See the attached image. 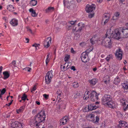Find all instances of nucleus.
Returning a JSON list of instances; mask_svg holds the SVG:
<instances>
[{
	"instance_id": "nucleus-1",
	"label": "nucleus",
	"mask_w": 128,
	"mask_h": 128,
	"mask_svg": "<svg viewBox=\"0 0 128 128\" xmlns=\"http://www.w3.org/2000/svg\"><path fill=\"white\" fill-rule=\"evenodd\" d=\"M105 35V37L103 38L102 44L106 48H110L112 47L113 43L111 38L117 40L128 38V28L121 27L112 31L110 28L108 29Z\"/></svg>"
},
{
	"instance_id": "nucleus-2",
	"label": "nucleus",
	"mask_w": 128,
	"mask_h": 128,
	"mask_svg": "<svg viewBox=\"0 0 128 128\" xmlns=\"http://www.w3.org/2000/svg\"><path fill=\"white\" fill-rule=\"evenodd\" d=\"M45 118L44 111H41L36 115L33 119L31 120L30 124L38 128L40 126V123L45 120Z\"/></svg>"
},
{
	"instance_id": "nucleus-3",
	"label": "nucleus",
	"mask_w": 128,
	"mask_h": 128,
	"mask_svg": "<svg viewBox=\"0 0 128 128\" xmlns=\"http://www.w3.org/2000/svg\"><path fill=\"white\" fill-rule=\"evenodd\" d=\"M102 104L106 106L111 108H116V104L115 102L112 101L110 95L105 94L102 99Z\"/></svg>"
},
{
	"instance_id": "nucleus-4",
	"label": "nucleus",
	"mask_w": 128,
	"mask_h": 128,
	"mask_svg": "<svg viewBox=\"0 0 128 128\" xmlns=\"http://www.w3.org/2000/svg\"><path fill=\"white\" fill-rule=\"evenodd\" d=\"M76 21H71L68 23V29H70V28H72V32H81L82 28L84 27V24L82 22H79L78 24V26L79 28L78 30H76V27L75 25V23Z\"/></svg>"
},
{
	"instance_id": "nucleus-5",
	"label": "nucleus",
	"mask_w": 128,
	"mask_h": 128,
	"mask_svg": "<svg viewBox=\"0 0 128 128\" xmlns=\"http://www.w3.org/2000/svg\"><path fill=\"white\" fill-rule=\"evenodd\" d=\"M99 94H97L94 91H86L84 94V99L85 100L88 98L92 101H94L98 99Z\"/></svg>"
},
{
	"instance_id": "nucleus-6",
	"label": "nucleus",
	"mask_w": 128,
	"mask_h": 128,
	"mask_svg": "<svg viewBox=\"0 0 128 128\" xmlns=\"http://www.w3.org/2000/svg\"><path fill=\"white\" fill-rule=\"evenodd\" d=\"M53 71L52 70L48 72L45 76V82L46 84H48L50 83L53 77Z\"/></svg>"
},
{
	"instance_id": "nucleus-7",
	"label": "nucleus",
	"mask_w": 128,
	"mask_h": 128,
	"mask_svg": "<svg viewBox=\"0 0 128 128\" xmlns=\"http://www.w3.org/2000/svg\"><path fill=\"white\" fill-rule=\"evenodd\" d=\"M95 8V6L94 4H87L86 6V10L87 12L89 13L92 12L94 10Z\"/></svg>"
},
{
	"instance_id": "nucleus-8",
	"label": "nucleus",
	"mask_w": 128,
	"mask_h": 128,
	"mask_svg": "<svg viewBox=\"0 0 128 128\" xmlns=\"http://www.w3.org/2000/svg\"><path fill=\"white\" fill-rule=\"evenodd\" d=\"M22 124L17 121L13 122L11 124L12 128H22Z\"/></svg>"
},
{
	"instance_id": "nucleus-9",
	"label": "nucleus",
	"mask_w": 128,
	"mask_h": 128,
	"mask_svg": "<svg viewBox=\"0 0 128 128\" xmlns=\"http://www.w3.org/2000/svg\"><path fill=\"white\" fill-rule=\"evenodd\" d=\"M87 50L83 52L81 54V58L82 61L84 63L86 62L88 60V56L87 54Z\"/></svg>"
},
{
	"instance_id": "nucleus-10",
	"label": "nucleus",
	"mask_w": 128,
	"mask_h": 128,
	"mask_svg": "<svg viewBox=\"0 0 128 128\" xmlns=\"http://www.w3.org/2000/svg\"><path fill=\"white\" fill-rule=\"evenodd\" d=\"M122 50L119 49L116 51L115 55L117 58L119 60H122Z\"/></svg>"
},
{
	"instance_id": "nucleus-11",
	"label": "nucleus",
	"mask_w": 128,
	"mask_h": 128,
	"mask_svg": "<svg viewBox=\"0 0 128 128\" xmlns=\"http://www.w3.org/2000/svg\"><path fill=\"white\" fill-rule=\"evenodd\" d=\"M73 2V0H64V4L65 6L69 8Z\"/></svg>"
},
{
	"instance_id": "nucleus-12",
	"label": "nucleus",
	"mask_w": 128,
	"mask_h": 128,
	"mask_svg": "<svg viewBox=\"0 0 128 128\" xmlns=\"http://www.w3.org/2000/svg\"><path fill=\"white\" fill-rule=\"evenodd\" d=\"M51 38H48L45 40L44 43V47L47 48L49 47L51 42Z\"/></svg>"
},
{
	"instance_id": "nucleus-13",
	"label": "nucleus",
	"mask_w": 128,
	"mask_h": 128,
	"mask_svg": "<svg viewBox=\"0 0 128 128\" xmlns=\"http://www.w3.org/2000/svg\"><path fill=\"white\" fill-rule=\"evenodd\" d=\"M120 102L122 103V104L124 106V111H125L126 110L128 109V102L122 99L120 100Z\"/></svg>"
},
{
	"instance_id": "nucleus-14",
	"label": "nucleus",
	"mask_w": 128,
	"mask_h": 128,
	"mask_svg": "<svg viewBox=\"0 0 128 128\" xmlns=\"http://www.w3.org/2000/svg\"><path fill=\"white\" fill-rule=\"evenodd\" d=\"M116 67L114 64H111L109 66V70L113 74L116 72Z\"/></svg>"
},
{
	"instance_id": "nucleus-15",
	"label": "nucleus",
	"mask_w": 128,
	"mask_h": 128,
	"mask_svg": "<svg viewBox=\"0 0 128 128\" xmlns=\"http://www.w3.org/2000/svg\"><path fill=\"white\" fill-rule=\"evenodd\" d=\"M68 117L65 116L60 119V125H63L65 124L68 120Z\"/></svg>"
},
{
	"instance_id": "nucleus-16",
	"label": "nucleus",
	"mask_w": 128,
	"mask_h": 128,
	"mask_svg": "<svg viewBox=\"0 0 128 128\" xmlns=\"http://www.w3.org/2000/svg\"><path fill=\"white\" fill-rule=\"evenodd\" d=\"M98 106V105L96 106L94 104H91L88 106V108L89 110H92L96 109Z\"/></svg>"
},
{
	"instance_id": "nucleus-17",
	"label": "nucleus",
	"mask_w": 128,
	"mask_h": 128,
	"mask_svg": "<svg viewBox=\"0 0 128 128\" xmlns=\"http://www.w3.org/2000/svg\"><path fill=\"white\" fill-rule=\"evenodd\" d=\"M86 118L89 121L93 122L94 120V116L93 114H90L86 116Z\"/></svg>"
},
{
	"instance_id": "nucleus-18",
	"label": "nucleus",
	"mask_w": 128,
	"mask_h": 128,
	"mask_svg": "<svg viewBox=\"0 0 128 128\" xmlns=\"http://www.w3.org/2000/svg\"><path fill=\"white\" fill-rule=\"evenodd\" d=\"M10 24L13 26H16L18 24V20L15 18H13L10 22Z\"/></svg>"
},
{
	"instance_id": "nucleus-19",
	"label": "nucleus",
	"mask_w": 128,
	"mask_h": 128,
	"mask_svg": "<svg viewBox=\"0 0 128 128\" xmlns=\"http://www.w3.org/2000/svg\"><path fill=\"white\" fill-rule=\"evenodd\" d=\"M120 15L119 12H116L115 13L114 16L112 17V20L116 21L119 18V16Z\"/></svg>"
},
{
	"instance_id": "nucleus-20",
	"label": "nucleus",
	"mask_w": 128,
	"mask_h": 128,
	"mask_svg": "<svg viewBox=\"0 0 128 128\" xmlns=\"http://www.w3.org/2000/svg\"><path fill=\"white\" fill-rule=\"evenodd\" d=\"M119 124L122 127H128V126L126 125V123L125 121H120L119 122Z\"/></svg>"
},
{
	"instance_id": "nucleus-21",
	"label": "nucleus",
	"mask_w": 128,
	"mask_h": 128,
	"mask_svg": "<svg viewBox=\"0 0 128 128\" xmlns=\"http://www.w3.org/2000/svg\"><path fill=\"white\" fill-rule=\"evenodd\" d=\"M3 74L4 75V79L6 80L10 76V75L8 72L6 71L4 72H3Z\"/></svg>"
},
{
	"instance_id": "nucleus-22",
	"label": "nucleus",
	"mask_w": 128,
	"mask_h": 128,
	"mask_svg": "<svg viewBox=\"0 0 128 128\" xmlns=\"http://www.w3.org/2000/svg\"><path fill=\"white\" fill-rule=\"evenodd\" d=\"M7 9L10 12H13L14 10V7L12 5H9L7 7Z\"/></svg>"
},
{
	"instance_id": "nucleus-23",
	"label": "nucleus",
	"mask_w": 128,
	"mask_h": 128,
	"mask_svg": "<svg viewBox=\"0 0 128 128\" xmlns=\"http://www.w3.org/2000/svg\"><path fill=\"white\" fill-rule=\"evenodd\" d=\"M30 12H31L32 16L33 17H35L37 16L35 10L32 8H30L29 10Z\"/></svg>"
},
{
	"instance_id": "nucleus-24",
	"label": "nucleus",
	"mask_w": 128,
	"mask_h": 128,
	"mask_svg": "<svg viewBox=\"0 0 128 128\" xmlns=\"http://www.w3.org/2000/svg\"><path fill=\"white\" fill-rule=\"evenodd\" d=\"M54 10V7H50L46 10V13H48L53 11Z\"/></svg>"
},
{
	"instance_id": "nucleus-25",
	"label": "nucleus",
	"mask_w": 128,
	"mask_h": 128,
	"mask_svg": "<svg viewBox=\"0 0 128 128\" xmlns=\"http://www.w3.org/2000/svg\"><path fill=\"white\" fill-rule=\"evenodd\" d=\"M89 82L90 83L93 85H94L97 82V80L96 79H93L90 80Z\"/></svg>"
},
{
	"instance_id": "nucleus-26",
	"label": "nucleus",
	"mask_w": 128,
	"mask_h": 128,
	"mask_svg": "<svg viewBox=\"0 0 128 128\" xmlns=\"http://www.w3.org/2000/svg\"><path fill=\"white\" fill-rule=\"evenodd\" d=\"M122 87L125 90L128 89V82L123 83L122 84Z\"/></svg>"
},
{
	"instance_id": "nucleus-27",
	"label": "nucleus",
	"mask_w": 128,
	"mask_h": 128,
	"mask_svg": "<svg viewBox=\"0 0 128 128\" xmlns=\"http://www.w3.org/2000/svg\"><path fill=\"white\" fill-rule=\"evenodd\" d=\"M120 78L118 77H117L115 79L114 82L115 84H117L120 82Z\"/></svg>"
},
{
	"instance_id": "nucleus-28",
	"label": "nucleus",
	"mask_w": 128,
	"mask_h": 128,
	"mask_svg": "<svg viewBox=\"0 0 128 128\" xmlns=\"http://www.w3.org/2000/svg\"><path fill=\"white\" fill-rule=\"evenodd\" d=\"M24 108L25 107L24 106H22L19 109L16 110V112L17 113L19 114L20 112H22Z\"/></svg>"
},
{
	"instance_id": "nucleus-29",
	"label": "nucleus",
	"mask_w": 128,
	"mask_h": 128,
	"mask_svg": "<svg viewBox=\"0 0 128 128\" xmlns=\"http://www.w3.org/2000/svg\"><path fill=\"white\" fill-rule=\"evenodd\" d=\"M37 2L36 0H32L30 2V4L32 6H35L36 5Z\"/></svg>"
},
{
	"instance_id": "nucleus-30",
	"label": "nucleus",
	"mask_w": 128,
	"mask_h": 128,
	"mask_svg": "<svg viewBox=\"0 0 128 128\" xmlns=\"http://www.w3.org/2000/svg\"><path fill=\"white\" fill-rule=\"evenodd\" d=\"M110 18V14L108 13L105 14L103 16V19Z\"/></svg>"
},
{
	"instance_id": "nucleus-31",
	"label": "nucleus",
	"mask_w": 128,
	"mask_h": 128,
	"mask_svg": "<svg viewBox=\"0 0 128 128\" xmlns=\"http://www.w3.org/2000/svg\"><path fill=\"white\" fill-rule=\"evenodd\" d=\"M113 57V56L112 54H110L108 55L106 58V61L108 62L110 60L112 59Z\"/></svg>"
},
{
	"instance_id": "nucleus-32",
	"label": "nucleus",
	"mask_w": 128,
	"mask_h": 128,
	"mask_svg": "<svg viewBox=\"0 0 128 128\" xmlns=\"http://www.w3.org/2000/svg\"><path fill=\"white\" fill-rule=\"evenodd\" d=\"M70 64V62H68V63H66L65 64L64 66H63V68L64 69V70H66V69H68L69 68V66H68V64Z\"/></svg>"
},
{
	"instance_id": "nucleus-33",
	"label": "nucleus",
	"mask_w": 128,
	"mask_h": 128,
	"mask_svg": "<svg viewBox=\"0 0 128 128\" xmlns=\"http://www.w3.org/2000/svg\"><path fill=\"white\" fill-rule=\"evenodd\" d=\"M0 91L1 92V94H0V98H1L2 97V96L5 93L6 90L5 88H4L2 90H0Z\"/></svg>"
},
{
	"instance_id": "nucleus-34",
	"label": "nucleus",
	"mask_w": 128,
	"mask_h": 128,
	"mask_svg": "<svg viewBox=\"0 0 128 128\" xmlns=\"http://www.w3.org/2000/svg\"><path fill=\"white\" fill-rule=\"evenodd\" d=\"M70 55L68 54L66 55L64 58V61L65 62H67L70 58Z\"/></svg>"
},
{
	"instance_id": "nucleus-35",
	"label": "nucleus",
	"mask_w": 128,
	"mask_h": 128,
	"mask_svg": "<svg viewBox=\"0 0 128 128\" xmlns=\"http://www.w3.org/2000/svg\"><path fill=\"white\" fill-rule=\"evenodd\" d=\"M72 86L73 87L76 88L78 86L79 84L78 82H74L73 83Z\"/></svg>"
},
{
	"instance_id": "nucleus-36",
	"label": "nucleus",
	"mask_w": 128,
	"mask_h": 128,
	"mask_svg": "<svg viewBox=\"0 0 128 128\" xmlns=\"http://www.w3.org/2000/svg\"><path fill=\"white\" fill-rule=\"evenodd\" d=\"M79 94L78 93V92H76L74 93L73 94V98H77L78 97Z\"/></svg>"
},
{
	"instance_id": "nucleus-37",
	"label": "nucleus",
	"mask_w": 128,
	"mask_h": 128,
	"mask_svg": "<svg viewBox=\"0 0 128 128\" xmlns=\"http://www.w3.org/2000/svg\"><path fill=\"white\" fill-rule=\"evenodd\" d=\"M49 55L50 54L48 53L47 56V58L46 60V65L48 64L50 61V59L49 58Z\"/></svg>"
},
{
	"instance_id": "nucleus-38",
	"label": "nucleus",
	"mask_w": 128,
	"mask_h": 128,
	"mask_svg": "<svg viewBox=\"0 0 128 128\" xmlns=\"http://www.w3.org/2000/svg\"><path fill=\"white\" fill-rule=\"evenodd\" d=\"M95 36H94L90 39V42L92 44H93L94 43V42L95 40Z\"/></svg>"
},
{
	"instance_id": "nucleus-39",
	"label": "nucleus",
	"mask_w": 128,
	"mask_h": 128,
	"mask_svg": "<svg viewBox=\"0 0 128 128\" xmlns=\"http://www.w3.org/2000/svg\"><path fill=\"white\" fill-rule=\"evenodd\" d=\"M56 93L58 95V97L59 98H60L62 94V92L60 90H58L56 92Z\"/></svg>"
},
{
	"instance_id": "nucleus-40",
	"label": "nucleus",
	"mask_w": 128,
	"mask_h": 128,
	"mask_svg": "<svg viewBox=\"0 0 128 128\" xmlns=\"http://www.w3.org/2000/svg\"><path fill=\"white\" fill-rule=\"evenodd\" d=\"M36 89V85H34V86L32 88L31 90V92L32 93L34 92Z\"/></svg>"
},
{
	"instance_id": "nucleus-41",
	"label": "nucleus",
	"mask_w": 128,
	"mask_h": 128,
	"mask_svg": "<svg viewBox=\"0 0 128 128\" xmlns=\"http://www.w3.org/2000/svg\"><path fill=\"white\" fill-rule=\"evenodd\" d=\"M12 68L16 66V62L15 61H13L12 63Z\"/></svg>"
},
{
	"instance_id": "nucleus-42",
	"label": "nucleus",
	"mask_w": 128,
	"mask_h": 128,
	"mask_svg": "<svg viewBox=\"0 0 128 128\" xmlns=\"http://www.w3.org/2000/svg\"><path fill=\"white\" fill-rule=\"evenodd\" d=\"M26 96L25 94H24L21 98L22 100H25L26 99Z\"/></svg>"
},
{
	"instance_id": "nucleus-43",
	"label": "nucleus",
	"mask_w": 128,
	"mask_h": 128,
	"mask_svg": "<svg viewBox=\"0 0 128 128\" xmlns=\"http://www.w3.org/2000/svg\"><path fill=\"white\" fill-rule=\"evenodd\" d=\"M110 18H105V19H103V20H105V21L104 22V24H106L109 21Z\"/></svg>"
},
{
	"instance_id": "nucleus-44",
	"label": "nucleus",
	"mask_w": 128,
	"mask_h": 128,
	"mask_svg": "<svg viewBox=\"0 0 128 128\" xmlns=\"http://www.w3.org/2000/svg\"><path fill=\"white\" fill-rule=\"evenodd\" d=\"M94 14L92 12L91 14H90L88 15V17L90 18H91L93 17L94 16Z\"/></svg>"
},
{
	"instance_id": "nucleus-45",
	"label": "nucleus",
	"mask_w": 128,
	"mask_h": 128,
	"mask_svg": "<svg viewBox=\"0 0 128 128\" xmlns=\"http://www.w3.org/2000/svg\"><path fill=\"white\" fill-rule=\"evenodd\" d=\"M99 120V118L97 116H96V120L95 121V120H94V122H93L94 123H96L98 122Z\"/></svg>"
},
{
	"instance_id": "nucleus-46",
	"label": "nucleus",
	"mask_w": 128,
	"mask_h": 128,
	"mask_svg": "<svg viewBox=\"0 0 128 128\" xmlns=\"http://www.w3.org/2000/svg\"><path fill=\"white\" fill-rule=\"evenodd\" d=\"M43 96L44 97V98L46 99H48V98L49 96L46 94H44L43 95Z\"/></svg>"
},
{
	"instance_id": "nucleus-47",
	"label": "nucleus",
	"mask_w": 128,
	"mask_h": 128,
	"mask_svg": "<svg viewBox=\"0 0 128 128\" xmlns=\"http://www.w3.org/2000/svg\"><path fill=\"white\" fill-rule=\"evenodd\" d=\"M39 44H34L32 45V46H34L35 47V48L36 47H38V48H39Z\"/></svg>"
},
{
	"instance_id": "nucleus-48",
	"label": "nucleus",
	"mask_w": 128,
	"mask_h": 128,
	"mask_svg": "<svg viewBox=\"0 0 128 128\" xmlns=\"http://www.w3.org/2000/svg\"><path fill=\"white\" fill-rule=\"evenodd\" d=\"M28 72H29L30 71L31 69V68H30L29 67H27L24 68Z\"/></svg>"
},
{
	"instance_id": "nucleus-49",
	"label": "nucleus",
	"mask_w": 128,
	"mask_h": 128,
	"mask_svg": "<svg viewBox=\"0 0 128 128\" xmlns=\"http://www.w3.org/2000/svg\"><path fill=\"white\" fill-rule=\"evenodd\" d=\"M70 51L72 53L74 54L76 53V52L74 51L72 48H71L70 50Z\"/></svg>"
},
{
	"instance_id": "nucleus-50",
	"label": "nucleus",
	"mask_w": 128,
	"mask_h": 128,
	"mask_svg": "<svg viewBox=\"0 0 128 128\" xmlns=\"http://www.w3.org/2000/svg\"><path fill=\"white\" fill-rule=\"evenodd\" d=\"M86 44V43L84 42H82L80 44V45L82 46H83Z\"/></svg>"
},
{
	"instance_id": "nucleus-51",
	"label": "nucleus",
	"mask_w": 128,
	"mask_h": 128,
	"mask_svg": "<svg viewBox=\"0 0 128 128\" xmlns=\"http://www.w3.org/2000/svg\"><path fill=\"white\" fill-rule=\"evenodd\" d=\"M70 68L71 70H72L74 71H75L76 70V69L75 68V67L74 66H72Z\"/></svg>"
},
{
	"instance_id": "nucleus-52",
	"label": "nucleus",
	"mask_w": 128,
	"mask_h": 128,
	"mask_svg": "<svg viewBox=\"0 0 128 128\" xmlns=\"http://www.w3.org/2000/svg\"><path fill=\"white\" fill-rule=\"evenodd\" d=\"M28 30L31 34H33L34 33L32 32V30L30 29H28Z\"/></svg>"
},
{
	"instance_id": "nucleus-53",
	"label": "nucleus",
	"mask_w": 128,
	"mask_h": 128,
	"mask_svg": "<svg viewBox=\"0 0 128 128\" xmlns=\"http://www.w3.org/2000/svg\"><path fill=\"white\" fill-rule=\"evenodd\" d=\"M36 112V109L33 110L32 112V113L33 114H34Z\"/></svg>"
},
{
	"instance_id": "nucleus-54",
	"label": "nucleus",
	"mask_w": 128,
	"mask_h": 128,
	"mask_svg": "<svg viewBox=\"0 0 128 128\" xmlns=\"http://www.w3.org/2000/svg\"><path fill=\"white\" fill-rule=\"evenodd\" d=\"M80 37L79 35H75L74 37V38L76 39H77V38H78Z\"/></svg>"
},
{
	"instance_id": "nucleus-55",
	"label": "nucleus",
	"mask_w": 128,
	"mask_h": 128,
	"mask_svg": "<svg viewBox=\"0 0 128 128\" xmlns=\"http://www.w3.org/2000/svg\"><path fill=\"white\" fill-rule=\"evenodd\" d=\"M3 19L6 22H8V20L5 17H4L3 18Z\"/></svg>"
},
{
	"instance_id": "nucleus-56",
	"label": "nucleus",
	"mask_w": 128,
	"mask_h": 128,
	"mask_svg": "<svg viewBox=\"0 0 128 128\" xmlns=\"http://www.w3.org/2000/svg\"><path fill=\"white\" fill-rule=\"evenodd\" d=\"M83 128H94L93 127H91L90 126H86V127H85L84 126H83Z\"/></svg>"
},
{
	"instance_id": "nucleus-57",
	"label": "nucleus",
	"mask_w": 128,
	"mask_h": 128,
	"mask_svg": "<svg viewBox=\"0 0 128 128\" xmlns=\"http://www.w3.org/2000/svg\"><path fill=\"white\" fill-rule=\"evenodd\" d=\"M12 101L8 103V104H6V105H7L8 106H10L12 104Z\"/></svg>"
},
{
	"instance_id": "nucleus-58",
	"label": "nucleus",
	"mask_w": 128,
	"mask_h": 128,
	"mask_svg": "<svg viewBox=\"0 0 128 128\" xmlns=\"http://www.w3.org/2000/svg\"><path fill=\"white\" fill-rule=\"evenodd\" d=\"M103 0H97V1L98 3L102 2Z\"/></svg>"
},
{
	"instance_id": "nucleus-59",
	"label": "nucleus",
	"mask_w": 128,
	"mask_h": 128,
	"mask_svg": "<svg viewBox=\"0 0 128 128\" xmlns=\"http://www.w3.org/2000/svg\"><path fill=\"white\" fill-rule=\"evenodd\" d=\"M119 0V2H121L122 3L123 2H124L125 0Z\"/></svg>"
},
{
	"instance_id": "nucleus-60",
	"label": "nucleus",
	"mask_w": 128,
	"mask_h": 128,
	"mask_svg": "<svg viewBox=\"0 0 128 128\" xmlns=\"http://www.w3.org/2000/svg\"><path fill=\"white\" fill-rule=\"evenodd\" d=\"M36 102L38 105H39L40 104V103L39 102L36 101Z\"/></svg>"
},
{
	"instance_id": "nucleus-61",
	"label": "nucleus",
	"mask_w": 128,
	"mask_h": 128,
	"mask_svg": "<svg viewBox=\"0 0 128 128\" xmlns=\"http://www.w3.org/2000/svg\"><path fill=\"white\" fill-rule=\"evenodd\" d=\"M2 66H0V72H2Z\"/></svg>"
},
{
	"instance_id": "nucleus-62",
	"label": "nucleus",
	"mask_w": 128,
	"mask_h": 128,
	"mask_svg": "<svg viewBox=\"0 0 128 128\" xmlns=\"http://www.w3.org/2000/svg\"><path fill=\"white\" fill-rule=\"evenodd\" d=\"M97 70L96 68H94L93 69V70L94 72H95Z\"/></svg>"
},
{
	"instance_id": "nucleus-63",
	"label": "nucleus",
	"mask_w": 128,
	"mask_h": 128,
	"mask_svg": "<svg viewBox=\"0 0 128 128\" xmlns=\"http://www.w3.org/2000/svg\"><path fill=\"white\" fill-rule=\"evenodd\" d=\"M26 40L27 41L26 42L27 43H28V39L27 38H26Z\"/></svg>"
},
{
	"instance_id": "nucleus-64",
	"label": "nucleus",
	"mask_w": 128,
	"mask_h": 128,
	"mask_svg": "<svg viewBox=\"0 0 128 128\" xmlns=\"http://www.w3.org/2000/svg\"><path fill=\"white\" fill-rule=\"evenodd\" d=\"M126 46L127 48L128 49V43L126 44Z\"/></svg>"
}]
</instances>
